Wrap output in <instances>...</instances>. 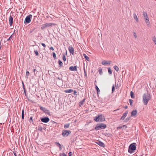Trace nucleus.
Instances as JSON below:
<instances>
[{
  "label": "nucleus",
  "mask_w": 156,
  "mask_h": 156,
  "mask_svg": "<svg viewBox=\"0 0 156 156\" xmlns=\"http://www.w3.org/2000/svg\"><path fill=\"white\" fill-rule=\"evenodd\" d=\"M143 102L144 105H147L151 99V96L148 93L144 94L142 96Z\"/></svg>",
  "instance_id": "f257e3e1"
},
{
  "label": "nucleus",
  "mask_w": 156,
  "mask_h": 156,
  "mask_svg": "<svg viewBox=\"0 0 156 156\" xmlns=\"http://www.w3.org/2000/svg\"><path fill=\"white\" fill-rule=\"evenodd\" d=\"M106 127V125L104 123H101L97 124L95 128L96 130L105 129Z\"/></svg>",
  "instance_id": "f03ea898"
},
{
  "label": "nucleus",
  "mask_w": 156,
  "mask_h": 156,
  "mask_svg": "<svg viewBox=\"0 0 156 156\" xmlns=\"http://www.w3.org/2000/svg\"><path fill=\"white\" fill-rule=\"evenodd\" d=\"M94 120L96 122H102L105 120V118L102 115H99L95 117Z\"/></svg>",
  "instance_id": "7ed1b4c3"
},
{
  "label": "nucleus",
  "mask_w": 156,
  "mask_h": 156,
  "mask_svg": "<svg viewBox=\"0 0 156 156\" xmlns=\"http://www.w3.org/2000/svg\"><path fill=\"white\" fill-rule=\"evenodd\" d=\"M56 25V24L53 23H46L43 24L41 27V29L42 30H44L47 27H50L52 26H54Z\"/></svg>",
  "instance_id": "20e7f679"
},
{
  "label": "nucleus",
  "mask_w": 156,
  "mask_h": 156,
  "mask_svg": "<svg viewBox=\"0 0 156 156\" xmlns=\"http://www.w3.org/2000/svg\"><path fill=\"white\" fill-rule=\"evenodd\" d=\"M136 144L133 143L130 145L128 148V152L130 153H132L133 151H135L136 148V147L135 146Z\"/></svg>",
  "instance_id": "39448f33"
},
{
  "label": "nucleus",
  "mask_w": 156,
  "mask_h": 156,
  "mask_svg": "<svg viewBox=\"0 0 156 156\" xmlns=\"http://www.w3.org/2000/svg\"><path fill=\"white\" fill-rule=\"evenodd\" d=\"M32 17V16L31 14L27 16L25 19L24 23L25 24L29 23L31 21V19Z\"/></svg>",
  "instance_id": "423d86ee"
},
{
  "label": "nucleus",
  "mask_w": 156,
  "mask_h": 156,
  "mask_svg": "<svg viewBox=\"0 0 156 156\" xmlns=\"http://www.w3.org/2000/svg\"><path fill=\"white\" fill-rule=\"evenodd\" d=\"M71 133V131L70 130H64L62 131V135L63 136L66 137Z\"/></svg>",
  "instance_id": "0eeeda50"
},
{
  "label": "nucleus",
  "mask_w": 156,
  "mask_h": 156,
  "mask_svg": "<svg viewBox=\"0 0 156 156\" xmlns=\"http://www.w3.org/2000/svg\"><path fill=\"white\" fill-rule=\"evenodd\" d=\"M40 109L41 110H42L45 114H47L49 115H50V113L49 111L47 109V108L43 107L42 106H41L40 107Z\"/></svg>",
  "instance_id": "6e6552de"
},
{
  "label": "nucleus",
  "mask_w": 156,
  "mask_h": 156,
  "mask_svg": "<svg viewBox=\"0 0 156 156\" xmlns=\"http://www.w3.org/2000/svg\"><path fill=\"white\" fill-rule=\"evenodd\" d=\"M40 119L42 122L44 123H47L50 120L49 119L48 117L41 118Z\"/></svg>",
  "instance_id": "1a4fd4ad"
},
{
  "label": "nucleus",
  "mask_w": 156,
  "mask_h": 156,
  "mask_svg": "<svg viewBox=\"0 0 156 156\" xmlns=\"http://www.w3.org/2000/svg\"><path fill=\"white\" fill-rule=\"evenodd\" d=\"M59 80V81L58 82V83H57L58 84H57V85L58 86L61 85L62 84L63 81H62V78H60L59 77H58L57 78V80ZM57 81H56V83H57Z\"/></svg>",
  "instance_id": "9d476101"
},
{
  "label": "nucleus",
  "mask_w": 156,
  "mask_h": 156,
  "mask_svg": "<svg viewBox=\"0 0 156 156\" xmlns=\"http://www.w3.org/2000/svg\"><path fill=\"white\" fill-rule=\"evenodd\" d=\"M68 49L70 53L72 54L73 55L74 53V48L72 46H69V47Z\"/></svg>",
  "instance_id": "9b49d317"
},
{
  "label": "nucleus",
  "mask_w": 156,
  "mask_h": 156,
  "mask_svg": "<svg viewBox=\"0 0 156 156\" xmlns=\"http://www.w3.org/2000/svg\"><path fill=\"white\" fill-rule=\"evenodd\" d=\"M96 143L97 144L102 147H105V144L104 143L99 140H97Z\"/></svg>",
  "instance_id": "f8f14e48"
},
{
  "label": "nucleus",
  "mask_w": 156,
  "mask_h": 156,
  "mask_svg": "<svg viewBox=\"0 0 156 156\" xmlns=\"http://www.w3.org/2000/svg\"><path fill=\"white\" fill-rule=\"evenodd\" d=\"M128 113V112L126 111L122 115V116L121 117V118L120 119V120H124L125 117L127 115Z\"/></svg>",
  "instance_id": "ddd939ff"
},
{
  "label": "nucleus",
  "mask_w": 156,
  "mask_h": 156,
  "mask_svg": "<svg viewBox=\"0 0 156 156\" xmlns=\"http://www.w3.org/2000/svg\"><path fill=\"white\" fill-rule=\"evenodd\" d=\"M13 17L10 15L9 18V25L10 26H11L13 24Z\"/></svg>",
  "instance_id": "4468645a"
},
{
  "label": "nucleus",
  "mask_w": 156,
  "mask_h": 156,
  "mask_svg": "<svg viewBox=\"0 0 156 156\" xmlns=\"http://www.w3.org/2000/svg\"><path fill=\"white\" fill-rule=\"evenodd\" d=\"M69 70L72 71H77V66H71L69 68Z\"/></svg>",
  "instance_id": "2eb2a0df"
},
{
  "label": "nucleus",
  "mask_w": 156,
  "mask_h": 156,
  "mask_svg": "<svg viewBox=\"0 0 156 156\" xmlns=\"http://www.w3.org/2000/svg\"><path fill=\"white\" fill-rule=\"evenodd\" d=\"M137 111L136 110H133L131 113V116H132L136 117L137 114Z\"/></svg>",
  "instance_id": "dca6fc26"
},
{
  "label": "nucleus",
  "mask_w": 156,
  "mask_h": 156,
  "mask_svg": "<svg viewBox=\"0 0 156 156\" xmlns=\"http://www.w3.org/2000/svg\"><path fill=\"white\" fill-rule=\"evenodd\" d=\"M111 63V61H106L105 60L101 62L102 64L103 65L110 64Z\"/></svg>",
  "instance_id": "f3484780"
},
{
  "label": "nucleus",
  "mask_w": 156,
  "mask_h": 156,
  "mask_svg": "<svg viewBox=\"0 0 156 156\" xmlns=\"http://www.w3.org/2000/svg\"><path fill=\"white\" fill-rule=\"evenodd\" d=\"M85 100L86 98H84L79 102V105L80 107H81V106L84 104V103L85 102Z\"/></svg>",
  "instance_id": "a211bd4d"
},
{
  "label": "nucleus",
  "mask_w": 156,
  "mask_h": 156,
  "mask_svg": "<svg viewBox=\"0 0 156 156\" xmlns=\"http://www.w3.org/2000/svg\"><path fill=\"white\" fill-rule=\"evenodd\" d=\"M95 88L97 91L98 95L100 93V90L96 85H95Z\"/></svg>",
  "instance_id": "6ab92c4d"
},
{
  "label": "nucleus",
  "mask_w": 156,
  "mask_h": 156,
  "mask_svg": "<svg viewBox=\"0 0 156 156\" xmlns=\"http://www.w3.org/2000/svg\"><path fill=\"white\" fill-rule=\"evenodd\" d=\"M73 91V89H69L65 90L64 91L66 93H70L72 92Z\"/></svg>",
  "instance_id": "aec40b11"
},
{
  "label": "nucleus",
  "mask_w": 156,
  "mask_h": 156,
  "mask_svg": "<svg viewBox=\"0 0 156 156\" xmlns=\"http://www.w3.org/2000/svg\"><path fill=\"white\" fill-rule=\"evenodd\" d=\"M133 16L134 18L136 20V21L137 22H138L139 21V20H138V18L137 17V16L135 13H134L133 14Z\"/></svg>",
  "instance_id": "412c9836"
},
{
  "label": "nucleus",
  "mask_w": 156,
  "mask_h": 156,
  "mask_svg": "<svg viewBox=\"0 0 156 156\" xmlns=\"http://www.w3.org/2000/svg\"><path fill=\"white\" fill-rule=\"evenodd\" d=\"M56 145L58 147L60 150H61L62 149V146L59 143L56 142L55 143Z\"/></svg>",
  "instance_id": "4be33fe9"
},
{
  "label": "nucleus",
  "mask_w": 156,
  "mask_h": 156,
  "mask_svg": "<svg viewBox=\"0 0 156 156\" xmlns=\"http://www.w3.org/2000/svg\"><path fill=\"white\" fill-rule=\"evenodd\" d=\"M83 70H84L85 77L87 79V72L85 70V68L84 66H83Z\"/></svg>",
  "instance_id": "5701e85b"
},
{
  "label": "nucleus",
  "mask_w": 156,
  "mask_h": 156,
  "mask_svg": "<svg viewBox=\"0 0 156 156\" xmlns=\"http://www.w3.org/2000/svg\"><path fill=\"white\" fill-rule=\"evenodd\" d=\"M130 95L131 97L132 98H135L134 94L133 91H131V92L130 93Z\"/></svg>",
  "instance_id": "b1692460"
},
{
  "label": "nucleus",
  "mask_w": 156,
  "mask_h": 156,
  "mask_svg": "<svg viewBox=\"0 0 156 156\" xmlns=\"http://www.w3.org/2000/svg\"><path fill=\"white\" fill-rule=\"evenodd\" d=\"M143 15L144 16V17H145V18H148V16H147V12H143Z\"/></svg>",
  "instance_id": "393cba45"
},
{
  "label": "nucleus",
  "mask_w": 156,
  "mask_h": 156,
  "mask_svg": "<svg viewBox=\"0 0 156 156\" xmlns=\"http://www.w3.org/2000/svg\"><path fill=\"white\" fill-rule=\"evenodd\" d=\"M70 125V124L69 123H67L66 124H65L64 126V128L65 129H67L69 127Z\"/></svg>",
  "instance_id": "a878e982"
},
{
  "label": "nucleus",
  "mask_w": 156,
  "mask_h": 156,
  "mask_svg": "<svg viewBox=\"0 0 156 156\" xmlns=\"http://www.w3.org/2000/svg\"><path fill=\"white\" fill-rule=\"evenodd\" d=\"M58 63L59 67L62 66L63 63L60 60H59L58 61Z\"/></svg>",
  "instance_id": "bb28decb"
},
{
  "label": "nucleus",
  "mask_w": 156,
  "mask_h": 156,
  "mask_svg": "<svg viewBox=\"0 0 156 156\" xmlns=\"http://www.w3.org/2000/svg\"><path fill=\"white\" fill-rule=\"evenodd\" d=\"M99 73L100 75H102L103 73L102 69L101 68H99L98 70Z\"/></svg>",
  "instance_id": "cd10ccee"
},
{
  "label": "nucleus",
  "mask_w": 156,
  "mask_h": 156,
  "mask_svg": "<svg viewBox=\"0 0 156 156\" xmlns=\"http://www.w3.org/2000/svg\"><path fill=\"white\" fill-rule=\"evenodd\" d=\"M83 56L88 61H89V58L88 57L87 55H86V54H84L83 55Z\"/></svg>",
  "instance_id": "c85d7f7f"
},
{
  "label": "nucleus",
  "mask_w": 156,
  "mask_h": 156,
  "mask_svg": "<svg viewBox=\"0 0 156 156\" xmlns=\"http://www.w3.org/2000/svg\"><path fill=\"white\" fill-rule=\"evenodd\" d=\"M24 109H23L22 113V118L23 120L24 119Z\"/></svg>",
  "instance_id": "c756f323"
},
{
  "label": "nucleus",
  "mask_w": 156,
  "mask_h": 156,
  "mask_svg": "<svg viewBox=\"0 0 156 156\" xmlns=\"http://www.w3.org/2000/svg\"><path fill=\"white\" fill-rule=\"evenodd\" d=\"M113 67L114 69L116 70V71L118 72L119 71V69L117 66H114Z\"/></svg>",
  "instance_id": "7c9ffc66"
},
{
  "label": "nucleus",
  "mask_w": 156,
  "mask_h": 156,
  "mask_svg": "<svg viewBox=\"0 0 156 156\" xmlns=\"http://www.w3.org/2000/svg\"><path fill=\"white\" fill-rule=\"evenodd\" d=\"M108 69L109 74H112V72L111 68L110 67H109Z\"/></svg>",
  "instance_id": "2f4dec72"
},
{
  "label": "nucleus",
  "mask_w": 156,
  "mask_h": 156,
  "mask_svg": "<svg viewBox=\"0 0 156 156\" xmlns=\"http://www.w3.org/2000/svg\"><path fill=\"white\" fill-rule=\"evenodd\" d=\"M130 117H129L126 118L124 122H127L130 120Z\"/></svg>",
  "instance_id": "473e14b6"
},
{
  "label": "nucleus",
  "mask_w": 156,
  "mask_h": 156,
  "mask_svg": "<svg viewBox=\"0 0 156 156\" xmlns=\"http://www.w3.org/2000/svg\"><path fill=\"white\" fill-rule=\"evenodd\" d=\"M29 121L30 123H32V124L34 123L33 121V117L32 116H31L30 117Z\"/></svg>",
  "instance_id": "72a5a7b5"
},
{
  "label": "nucleus",
  "mask_w": 156,
  "mask_h": 156,
  "mask_svg": "<svg viewBox=\"0 0 156 156\" xmlns=\"http://www.w3.org/2000/svg\"><path fill=\"white\" fill-rule=\"evenodd\" d=\"M145 22L147 23H150L149 20L148 19V17L147 18H145Z\"/></svg>",
  "instance_id": "f704fd0d"
},
{
  "label": "nucleus",
  "mask_w": 156,
  "mask_h": 156,
  "mask_svg": "<svg viewBox=\"0 0 156 156\" xmlns=\"http://www.w3.org/2000/svg\"><path fill=\"white\" fill-rule=\"evenodd\" d=\"M129 103H130V105L131 106H133L132 104L133 102V101L131 99H129Z\"/></svg>",
  "instance_id": "c9c22d12"
},
{
  "label": "nucleus",
  "mask_w": 156,
  "mask_h": 156,
  "mask_svg": "<svg viewBox=\"0 0 156 156\" xmlns=\"http://www.w3.org/2000/svg\"><path fill=\"white\" fill-rule=\"evenodd\" d=\"M52 55L53 57L54 58V59H55L56 58L55 53L54 52H53V53Z\"/></svg>",
  "instance_id": "e433bc0d"
},
{
  "label": "nucleus",
  "mask_w": 156,
  "mask_h": 156,
  "mask_svg": "<svg viewBox=\"0 0 156 156\" xmlns=\"http://www.w3.org/2000/svg\"><path fill=\"white\" fill-rule=\"evenodd\" d=\"M34 52L36 56H37L39 55V53L37 50H34Z\"/></svg>",
  "instance_id": "4c0bfd02"
},
{
  "label": "nucleus",
  "mask_w": 156,
  "mask_h": 156,
  "mask_svg": "<svg viewBox=\"0 0 156 156\" xmlns=\"http://www.w3.org/2000/svg\"><path fill=\"white\" fill-rule=\"evenodd\" d=\"M60 156H67V155L65 153H60L59 154Z\"/></svg>",
  "instance_id": "58836bf2"
},
{
  "label": "nucleus",
  "mask_w": 156,
  "mask_h": 156,
  "mask_svg": "<svg viewBox=\"0 0 156 156\" xmlns=\"http://www.w3.org/2000/svg\"><path fill=\"white\" fill-rule=\"evenodd\" d=\"M33 71H34V73L35 75L37 74V72H38L37 71L36 69H34Z\"/></svg>",
  "instance_id": "ea45409f"
},
{
  "label": "nucleus",
  "mask_w": 156,
  "mask_h": 156,
  "mask_svg": "<svg viewBox=\"0 0 156 156\" xmlns=\"http://www.w3.org/2000/svg\"><path fill=\"white\" fill-rule=\"evenodd\" d=\"M115 90V88L114 85H113L112 87V92L113 93L114 91Z\"/></svg>",
  "instance_id": "a19ab883"
},
{
  "label": "nucleus",
  "mask_w": 156,
  "mask_h": 156,
  "mask_svg": "<svg viewBox=\"0 0 156 156\" xmlns=\"http://www.w3.org/2000/svg\"><path fill=\"white\" fill-rule=\"evenodd\" d=\"M62 59L64 61H65L66 60V57L64 55H63L62 56Z\"/></svg>",
  "instance_id": "79ce46f5"
},
{
  "label": "nucleus",
  "mask_w": 156,
  "mask_h": 156,
  "mask_svg": "<svg viewBox=\"0 0 156 156\" xmlns=\"http://www.w3.org/2000/svg\"><path fill=\"white\" fill-rule=\"evenodd\" d=\"M30 73L28 71H27L26 73V76H28L29 75Z\"/></svg>",
  "instance_id": "37998d69"
},
{
  "label": "nucleus",
  "mask_w": 156,
  "mask_h": 156,
  "mask_svg": "<svg viewBox=\"0 0 156 156\" xmlns=\"http://www.w3.org/2000/svg\"><path fill=\"white\" fill-rule=\"evenodd\" d=\"M22 83L23 87V90H26L25 88V87L24 84V83L23 81H22Z\"/></svg>",
  "instance_id": "c03bdc74"
},
{
  "label": "nucleus",
  "mask_w": 156,
  "mask_h": 156,
  "mask_svg": "<svg viewBox=\"0 0 156 156\" xmlns=\"http://www.w3.org/2000/svg\"><path fill=\"white\" fill-rule=\"evenodd\" d=\"M12 35H11L9 37V38H8V39H7V41H9V40H11V39H12Z\"/></svg>",
  "instance_id": "a18cd8bd"
},
{
  "label": "nucleus",
  "mask_w": 156,
  "mask_h": 156,
  "mask_svg": "<svg viewBox=\"0 0 156 156\" xmlns=\"http://www.w3.org/2000/svg\"><path fill=\"white\" fill-rule=\"evenodd\" d=\"M49 48L50 50H51L52 51H54V48L52 47H49Z\"/></svg>",
  "instance_id": "49530a36"
},
{
  "label": "nucleus",
  "mask_w": 156,
  "mask_h": 156,
  "mask_svg": "<svg viewBox=\"0 0 156 156\" xmlns=\"http://www.w3.org/2000/svg\"><path fill=\"white\" fill-rule=\"evenodd\" d=\"M133 35H134V37L135 38H136L137 37V35H136V33L135 32H134L133 33Z\"/></svg>",
  "instance_id": "de8ad7c7"
},
{
  "label": "nucleus",
  "mask_w": 156,
  "mask_h": 156,
  "mask_svg": "<svg viewBox=\"0 0 156 156\" xmlns=\"http://www.w3.org/2000/svg\"><path fill=\"white\" fill-rule=\"evenodd\" d=\"M13 154L15 156H17L16 153V152L15 151V150L14 151H13Z\"/></svg>",
  "instance_id": "09e8293b"
},
{
  "label": "nucleus",
  "mask_w": 156,
  "mask_h": 156,
  "mask_svg": "<svg viewBox=\"0 0 156 156\" xmlns=\"http://www.w3.org/2000/svg\"><path fill=\"white\" fill-rule=\"evenodd\" d=\"M73 94H74L75 95H77V92L75 90L74 91V93H73Z\"/></svg>",
  "instance_id": "8fccbe9b"
},
{
  "label": "nucleus",
  "mask_w": 156,
  "mask_h": 156,
  "mask_svg": "<svg viewBox=\"0 0 156 156\" xmlns=\"http://www.w3.org/2000/svg\"><path fill=\"white\" fill-rule=\"evenodd\" d=\"M72 152H70L69 153V156H71L72 155Z\"/></svg>",
  "instance_id": "3c124183"
},
{
  "label": "nucleus",
  "mask_w": 156,
  "mask_h": 156,
  "mask_svg": "<svg viewBox=\"0 0 156 156\" xmlns=\"http://www.w3.org/2000/svg\"><path fill=\"white\" fill-rule=\"evenodd\" d=\"M153 41L154 42H155V41L156 40V38L155 37H153Z\"/></svg>",
  "instance_id": "603ef678"
},
{
  "label": "nucleus",
  "mask_w": 156,
  "mask_h": 156,
  "mask_svg": "<svg viewBox=\"0 0 156 156\" xmlns=\"http://www.w3.org/2000/svg\"><path fill=\"white\" fill-rule=\"evenodd\" d=\"M24 90V93L25 95L26 96H27V93H26V90Z\"/></svg>",
  "instance_id": "864d4df0"
},
{
  "label": "nucleus",
  "mask_w": 156,
  "mask_h": 156,
  "mask_svg": "<svg viewBox=\"0 0 156 156\" xmlns=\"http://www.w3.org/2000/svg\"><path fill=\"white\" fill-rule=\"evenodd\" d=\"M41 45L42 46H43L44 47H46V45L45 44H44V43H41Z\"/></svg>",
  "instance_id": "5fc2aeb1"
},
{
  "label": "nucleus",
  "mask_w": 156,
  "mask_h": 156,
  "mask_svg": "<svg viewBox=\"0 0 156 156\" xmlns=\"http://www.w3.org/2000/svg\"><path fill=\"white\" fill-rule=\"evenodd\" d=\"M38 130L41 131L42 130V128L41 127L38 128Z\"/></svg>",
  "instance_id": "6e6d98bb"
},
{
  "label": "nucleus",
  "mask_w": 156,
  "mask_h": 156,
  "mask_svg": "<svg viewBox=\"0 0 156 156\" xmlns=\"http://www.w3.org/2000/svg\"><path fill=\"white\" fill-rule=\"evenodd\" d=\"M35 28L33 29L32 30L30 31V33H32L35 30Z\"/></svg>",
  "instance_id": "4d7b16f0"
},
{
  "label": "nucleus",
  "mask_w": 156,
  "mask_h": 156,
  "mask_svg": "<svg viewBox=\"0 0 156 156\" xmlns=\"http://www.w3.org/2000/svg\"><path fill=\"white\" fill-rule=\"evenodd\" d=\"M9 156H13V154L12 153H11L10 154H9Z\"/></svg>",
  "instance_id": "13d9d810"
},
{
  "label": "nucleus",
  "mask_w": 156,
  "mask_h": 156,
  "mask_svg": "<svg viewBox=\"0 0 156 156\" xmlns=\"http://www.w3.org/2000/svg\"><path fill=\"white\" fill-rule=\"evenodd\" d=\"M122 128V126H120V127H118L117 128V129H118L119 128V129H121Z\"/></svg>",
  "instance_id": "bf43d9fd"
},
{
  "label": "nucleus",
  "mask_w": 156,
  "mask_h": 156,
  "mask_svg": "<svg viewBox=\"0 0 156 156\" xmlns=\"http://www.w3.org/2000/svg\"><path fill=\"white\" fill-rule=\"evenodd\" d=\"M128 108V107L127 106H126L124 107V108L125 109H127Z\"/></svg>",
  "instance_id": "052dcab7"
},
{
  "label": "nucleus",
  "mask_w": 156,
  "mask_h": 156,
  "mask_svg": "<svg viewBox=\"0 0 156 156\" xmlns=\"http://www.w3.org/2000/svg\"><path fill=\"white\" fill-rule=\"evenodd\" d=\"M119 109H118L115 110H114V112H115V111H117V110H119Z\"/></svg>",
  "instance_id": "680f3d73"
},
{
  "label": "nucleus",
  "mask_w": 156,
  "mask_h": 156,
  "mask_svg": "<svg viewBox=\"0 0 156 156\" xmlns=\"http://www.w3.org/2000/svg\"><path fill=\"white\" fill-rule=\"evenodd\" d=\"M155 44L156 45V40L155 41Z\"/></svg>",
  "instance_id": "e2e57ef3"
},
{
  "label": "nucleus",
  "mask_w": 156,
  "mask_h": 156,
  "mask_svg": "<svg viewBox=\"0 0 156 156\" xmlns=\"http://www.w3.org/2000/svg\"><path fill=\"white\" fill-rule=\"evenodd\" d=\"M126 125H124L123 126L126 127Z\"/></svg>",
  "instance_id": "0e129e2a"
},
{
  "label": "nucleus",
  "mask_w": 156,
  "mask_h": 156,
  "mask_svg": "<svg viewBox=\"0 0 156 156\" xmlns=\"http://www.w3.org/2000/svg\"><path fill=\"white\" fill-rule=\"evenodd\" d=\"M126 125H124L123 126L126 127Z\"/></svg>",
  "instance_id": "69168bd1"
},
{
  "label": "nucleus",
  "mask_w": 156,
  "mask_h": 156,
  "mask_svg": "<svg viewBox=\"0 0 156 156\" xmlns=\"http://www.w3.org/2000/svg\"><path fill=\"white\" fill-rule=\"evenodd\" d=\"M18 155H19V156H20V154H19Z\"/></svg>",
  "instance_id": "338daca9"
},
{
  "label": "nucleus",
  "mask_w": 156,
  "mask_h": 156,
  "mask_svg": "<svg viewBox=\"0 0 156 156\" xmlns=\"http://www.w3.org/2000/svg\"><path fill=\"white\" fill-rule=\"evenodd\" d=\"M28 100L30 101L29 99H28Z\"/></svg>",
  "instance_id": "774afa93"
}]
</instances>
